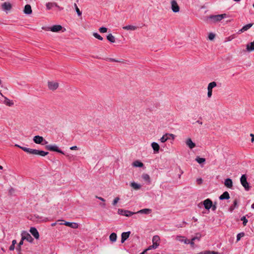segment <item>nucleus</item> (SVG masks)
<instances>
[{"instance_id": "nucleus-1", "label": "nucleus", "mask_w": 254, "mask_h": 254, "mask_svg": "<svg viewBox=\"0 0 254 254\" xmlns=\"http://www.w3.org/2000/svg\"><path fill=\"white\" fill-rule=\"evenodd\" d=\"M24 151L27 152V153L33 154V155H39L41 156H45L47 155L49 152H45L42 150H39L34 149H26L24 148Z\"/></svg>"}, {"instance_id": "nucleus-2", "label": "nucleus", "mask_w": 254, "mask_h": 254, "mask_svg": "<svg viewBox=\"0 0 254 254\" xmlns=\"http://www.w3.org/2000/svg\"><path fill=\"white\" fill-rule=\"evenodd\" d=\"M226 17V14H222L216 15H210L206 17V21L208 22V20H211L214 22L221 21L222 19Z\"/></svg>"}, {"instance_id": "nucleus-3", "label": "nucleus", "mask_w": 254, "mask_h": 254, "mask_svg": "<svg viewBox=\"0 0 254 254\" xmlns=\"http://www.w3.org/2000/svg\"><path fill=\"white\" fill-rule=\"evenodd\" d=\"M240 182L242 185L244 187L245 190L249 191L250 190V186L247 180V176L246 175H243L240 178Z\"/></svg>"}, {"instance_id": "nucleus-4", "label": "nucleus", "mask_w": 254, "mask_h": 254, "mask_svg": "<svg viewBox=\"0 0 254 254\" xmlns=\"http://www.w3.org/2000/svg\"><path fill=\"white\" fill-rule=\"evenodd\" d=\"M21 240H26L28 242L32 243L33 239L31 236L27 232L23 231L21 233Z\"/></svg>"}, {"instance_id": "nucleus-5", "label": "nucleus", "mask_w": 254, "mask_h": 254, "mask_svg": "<svg viewBox=\"0 0 254 254\" xmlns=\"http://www.w3.org/2000/svg\"><path fill=\"white\" fill-rule=\"evenodd\" d=\"M46 148L50 151H56L61 154H64V152L60 149L58 146L56 144L54 145H47L46 146Z\"/></svg>"}, {"instance_id": "nucleus-6", "label": "nucleus", "mask_w": 254, "mask_h": 254, "mask_svg": "<svg viewBox=\"0 0 254 254\" xmlns=\"http://www.w3.org/2000/svg\"><path fill=\"white\" fill-rule=\"evenodd\" d=\"M34 142L36 144H46L48 142L45 140L42 136L36 135L33 138Z\"/></svg>"}, {"instance_id": "nucleus-7", "label": "nucleus", "mask_w": 254, "mask_h": 254, "mask_svg": "<svg viewBox=\"0 0 254 254\" xmlns=\"http://www.w3.org/2000/svg\"><path fill=\"white\" fill-rule=\"evenodd\" d=\"M171 3V9L172 11L175 13L179 12L180 10V7L176 1L175 0H172Z\"/></svg>"}, {"instance_id": "nucleus-8", "label": "nucleus", "mask_w": 254, "mask_h": 254, "mask_svg": "<svg viewBox=\"0 0 254 254\" xmlns=\"http://www.w3.org/2000/svg\"><path fill=\"white\" fill-rule=\"evenodd\" d=\"M203 203L205 208L207 210L210 209L212 206V201L209 198L204 200Z\"/></svg>"}, {"instance_id": "nucleus-9", "label": "nucleus", "mask_w": 254, "mask_h": 254, "mask_svg": "<svg viewBox=\"0 0 254 254\" xmlns=\"http://www.w3.org/2000/svg\"><path fill=\"white\" fill-rule=\"evenodd\" d=\"M49 28L52 32H58L62 29L63 27L60 25H54Z\"/></svg>"}, {"instance_id": "nucleus-10", "label": "nucleus", "mask_w": 254, "mask_h": 254, "mask_svg": "<svg viewBox=\"0 0 254 254\" xmlns=\"http://www.w3.org/2000/svg\"><path fill=\"white\" fill-rule=\"evenodd\" d=\"M60 224H64L74 229H76L78 227V224L76 223L65 222L64 223H60Z\"/></svg>"}, {"instance_id": "nucleus-11", "label": "nucleus", "mask_w": 254, "mask_h": 254, "mask_svg": "<svg viewBox=\"0 0 254 254\" xmlns=\"http://www.w3.org/2000/svg\"><path fill=\"white\" fill-rule=\"evenodd\" d=\"M30 232L31 234L36 239H38L39 238V233L35 227H31L30 229Z\"/></svg>"}, {"instance_id": "nucleus-12", "label": "nucleus", "mask_w": 254, "mask_h": 254, "mask_svg": "<svg viewBox=\"0 0 254 254\" xmlns=\"http://www.w3.org/2000/svg\"><path fill=\"white\" fill-rule=\"evenodd\" d=\"M59 86V84L55 82H48V87L50 90H56Z\"/></svg>"}, {"instance_id": "nucleus-13", "label": "nucleus", "mask_w": 254, "mask_h": 254, "mask_svg": "<svg viewBox=\"0 0 254 254\" xmlns=\"http://www.w3.org/2000/svg\"><path fill=\"white\" fill-rule=\"evenodd\" d=\"M130 232H123L121 235V243H123L129 237Z\"/></svg>"}, {"instance_id": "nucleus-14", "label": "nucleus", "mask_w": 254, "mask_h": 254, "mask_svg": "<svg viewBox=\"0 0 254 254\" xmlns=\"http://www.w3.org/2000/svg\"><path fill=\"white\" fill-rule=\"evenodd\" d=\"M151 147L153 148L155 153H158L159 152L160 146L157 142H153L151 143Z\"/></svg>"}, {"instance_id": "nucleus-15", "label": "nucleus", "mask_w": 254, "mask_h": 254, "mask_svg": "<svg viewBox=\"0 0 254 254\" xmlns=\"http://www.w3.org/2000/svg\"><path fill=\"white\" fill-rule=\"evenodd\" d=\"M186 143L190 149H192L195 146V144L192 141L190 138L186 140Z\"/></svg>"}, {"instance_id": "nucleus-16", "label": "nucleus", "mask_w": 254, "mask_h": 254, "mask_svg": "<svg viewBox=\"0 0 254 254\" xmlns=\"http://www.w3.org/2000/svg\"><path fill=\"white\" fill-rule=\"evenodd\" d=\"M253 25V23H249L244 26L239 31V33H243L249 29Z\"/></svg>"}, {"instance_id": "nucleus-17", "label": "nucleus", "mask_w": 254, "mask_h": 254, "mask_svg": "<svg viewBox=\"0 0 254 254\" xmlns=\"http://www.w3.org/2000/svg\"><path fill=\"white\" fill-rule=\"evenodd\" d=\"M142 179L147 184H150L151 183V180L149 175L147 174H143L141 176Z\"/></svg>"}, {"instance_id": "nucleus-18", "label": "nucleus", "mask_w": 254, "mask_h": 254, "mask_svg": "<svg viewBox=\"0 0 254 254\" xmlns=\"http://www.w3.org/2000/svg\"><path fill=\"white\" fill-rule=\"evenodd\" d=\"M1 7L4 10H9L11 8V5L9 2H4L1 5Z\"/></svg>"}, {"instance_id": "nucleus-19", "label": "nucleus", "mask_w": 254, "mask_h": 254, "mask_svg": "<svg viewBox=\"0 0 254 254\" xmlns=\"http://www.w3.org/2000/svg\"><path fill=\"white\" fill-rule=\"evenodd\" d=\"M224 185L228 188H231L233 186V182L231 179L227 178L225 180Z\"/></svg>"}, {"instance_id": "nucleus-20", "label": "nucleus", "mask_w": 254, "mask_h": 254, "mask_svg": "<svg viewBox=\"0 0 254 254\" xmlns=\"http://www.w3.org/2000/svg\"><path fill=\"white\" fill-rule=\"evenodd\" d=\"M151 211L152 210L150 209L144 208L138 211L136 213L149 214L151 212Z\"/></svg>"}, {"instance_id": "nucleus-21", "label": "nucleus", "mask_w": 254, "mask_h": 254, "mask_svg": "<svg viewBox=\"0 0 254 254\" xmlns=\"http://www.w3.org/2000/svg\"><path fill=\"white\" fill-rule=\"evenodd\" d=\"M31 7L29 4H26L24 9V12L26 14H30L32 13Z\"/></svg>"}, {"instance_id": "nucleus-22", "label": "nucleus", "mask_w": 254, "mask_h": 254, "mask_svg": "<svg viewBox=\"0 0 254 254\" xmlns=\"http://www.w3.org/2000/svg\"><path fill=\"white\" fill-rule=\"evenodd\" d=\"M230 198V195L228 191H225L219 196L220 200L228 199Z\"/></svg>"}, {"instance_id": "nucleus-23", "label": "nucleus", "mask_w": 254, "mask_h": 254, "mask_svg": "<svg viewBox=\"0 0 254 254\" xmlns=\"http://www.w3.org/2000/svg\"><path fill=\"white\" fill-rule=\"evenodd\" d=\"M246 49L249 52L254 51V41L247 45Z\"/></svg>"}, {"instance_id": "nucleus-24", "label": "nucleus", "mask_w": 254, "mask_h": 254, "mask_svg": "<svg viewBox=\"0 0 254 254\" xmlns=\"http://www.w3.org/2000/svg\"><path fill=\"white\" fill-rule=\"evenodd\" d=\"M177 240H179V241L184 242L186 244H189L190 240L187 239H184L185 238L184 237L177 236Z\"/></svg>"}, {"instance_id": "nucleus-25", "label": "nucleus", "mask_w": 254, "mask_h": 254, "mask_svg": "<svg viewBox=\"0 0 254 254\" xmlns=\"http://www.w3.org/2000/svg\"><path fill=\"white\" fill-rule=\"evenodd\" d=\"M238 206V201L237 199H235L233 204L230 207L229 211L232 212L234 209Z\"/></svg>"}, {"instance_id": "nucleus-26", "label": "nucleus", "mask_w": 254, "mask_h": 254, "mask_svg": "<svg viewBox=\"0 0 254 254\" xmlns=\"http://www.w3.org/2000/svg\"><path fill=\"white\" fill-rule=\"evenodd\" d=\"M123 28L127 30H135L137 29V27L133 25H127L124 26Z\"/></svg>"}, {"instance_id": "nucleus-27", "label": "nucleus", "mask_w": 254, "mask_h": 254, "mask_svg": "<svg viewBox=\"0 0 254 254\" xmlns=\"http://www.w3.org/2000/svg\"><path fill=\"white\" fill-rule=\"evenodd\" d=\"M117 234L115 233H112L109 236L110 240L112 242H115L117 240Z\"/></svg>"}, {"instance_id": "nucleus-28", "label": "nucleus", "mask_w": 254, "mask_h": 254, "mask_svg": "<svg viewBox=\"0 0 254 254\" xmlns=\"http://www.w3.org/2000/svg\"><path fill=\"white\" fill-rule=\"evenodd\" d=\"M133 166L135 167H142L143 166V164L139 161H135L132 163Z\"/></svg>"}, {"instance_id": "nucleus-29", "label": "nucleus", "mask_w": 254, "mask_h": 254, "mask_svg": "<svg viewBox=\"0 0 254 254\" xmlns=\"http://www.w3.org/2000/svg\"><path fill=\"white\" fill-rule=\"evenodd\" d=\"M130 186L132 187L134 190H137L140 189L141 186L134 182H131L130 183Z\"/></svg>"}, {"instance_id": "nucleus-30", "label": "nucleus", "mask_w": 254, "mask_h": 254, "mask_svg": "<svg viewBox=\"0 0 254 254\" xmlns=\"http://www.w3.org/2000/svg\"><path fill=\"white\" fill-rule=\"evenodd\" d=\"M107 39L109 41H110L111 43L115 42V38L112 34H109V35H108L107 36Z\"/></svg>"}, {"instance_id": "nucleus-31", "label": "nucleus", "mask_w": 254, "mask_h": 254, "mask_svg": "<svg viewBox=\"0 0 254 254\" xmlns=\"http://www.w3.org/2000/svg\"><path fill=\"white\" fill-rule=\"evenodd\" d=\"M134 214H136V212H133L127 210H125V213L124 214H123V216L130 217L133 215Z\"/></svg>"}, {"instance_id": "nucleus-32", "label": "nucleus", "mask_w": 254, "mask_h": 254, "mask_svg": "<svg viewBox=\"0 0 254 254\" xmlns=\"http://www.w3.org/2000/svg\"><path fill=\"white\" fill-rule=\"evenodd\" d=\"M159 243H153L152 245L150 246L146 250L147 251L150 250L151 249H155L159 246Z\"/></svg>"}, {"instance_id": "nucleus-33", "label": "nucleus", "mask_w": 254, "mask_h": 254, "mask_svg": "<svg viewBox=\"0 0 254 254\" xmlns=\"http://www.w3.org/2000/svg\"><path fill=\"white\" fill-rule=\"evenodd\" d=\"M167 135H171L170 133H166L164 135H163L162 137H161L160 139V140L161 142L164 143L166 142L167 140H168V138L166 137Z\"/></svg>"}, {"instance_id": "nucleus-34", "label": "nucleus", "mask_w": 254, "mask_h": 254, "mask_svg": "<svg viewBox=\"0 0 254 254\" xmlns=\"http://www.w3.org/2000/svg\"><path fill=\"white\" fill-rule=\"evenodd\" d=\"M201 237V235L199 233H197L196 234V236L193 237L192 241H195V240L200 241V238Z\"/></svg>"}, {"instance_id": "nucleus-35", "label": "nucleus", "mask_w": 254, "mask_h": 254, "mask_svg": "<svg viewBox=\"0 0 254 254\" xmlns=\"http://www.w3.org/2000/svg\"><path fill=\"white\" fill-rule=\"evenodd\" d=\"M216 86V83L214 81L211 82L208 84L207 89L212 90V88Z\"/></svg>"}, {"instance_id": "nucleus-36", "label": "nucleus", "mask_w": 254, "mask_h": 254, "mask_svg": "<svg viewBox=\"0 0 254 254\" xmlns=\"http://www.w3.org/2000/svg\"><path fill=\"white\" fill-rule=\"evenodd\" d=\"M195 160L199 164H201L202 163H204L205 161V159L204 158H200L199 157H196V158L195 159Z\"/></svg>"}, {"instance_id": "nucleus-37", "label": "nucleus", "mask_w": 254, "mask_h": 254, "mask_svg": "<svg viewBox=\"0 0 254 254\" xmlns=\"http://www.w3.org/2000/svg\"><path fill=\"white\" fill-rule=\"evenodd\" d=\"M159 240H160L159 237L157 235H155V236H153V237L152 238V243H154V244L158 243V242L159 241Z\"/></svg>"}, {"instance_id": "nucleus-38", "label": "nucleus", "mask_w": 254, "mask_h": 254, "mask_svg": "<svg viewBox=\"0 0 254 254\" xmlns=\"http://www.w3.org/2000/svg\"><path fill=\"white\" fill-rule=\"evenodd\" d=\"M4 98H5L4 103L6 105H7L9 106H11L13 105V103L12 102H11L10 100L7 99L6 97H4Z\"/></svg>"}, {"instance_id": "nucleus-39", "label": "nucleus", "mask_w": 254, "mask_h": 254, "mask_svg": "<svg viewBox=\"0 0 254 254\" xmlns=\"http://www.w3.org/2000/svg\"><path fill=\"white\" fill-rule=\"evenodd\" d=\"M245 235V233L244 232H241L237 234V242H238L240 240L241 238L244 237Z\"/></svg>"}, {"instance_id": "nucleus-40", "label": "nucleus", "mask_w": 254, "mask_h": 254, "mask_svg": "<svg viewBox=\"0 0 254 254\" xmlns=\"http://www.w3.org/2000/svg\"><path fill=\"white\" fill-rule=\"evenodd\" d=\"M93 35L95 38L98 39V40H103V38L98 33L94 32L93 33Z\"/></svg>"}, {"instance_id": "nucleus-41", "label": "nucleus", "mask_w": 254, "mask_h": 254, "mask_svg": "<svg viewBox=\"0 0 254 254\" xmlns=\"http://www.w3.org/2000/svg\"><path fill=\"white\" fill-rule=\"evenodd\" d=\"M23 244V241L21 240V241L19 242L17 247H16V250L20 252L21 251V246Z\"/></svg>"}, {"instance_id": "nucleus-42", "label": "nucleus", "mask_w": 254, "mask_h": 254, "mask_svg": "<svg viewBox=\"0 0 254 254\" xmlns=\"http://www.w3.org/2000/svg\"><path fill=\"white\" fill-rule=\"evenodd\" d=\"M199 254H219V253L214 251H205L204 253H201Z\"/></svg>"}, {"instance_id": "nucleus-43", "label": "nucleus", "mask_w": 254, "mask_h": 254, "mask_svg": "<svg viewBox=\"0 0 254 254\" xmlns=\"http://www.w3.org/2000/svg\"><path fill=\"white\" fill-rule=\"evenodd\" d=\"M108 29L106 27H101L99 29V31L100 33H106L107 32Z\"/></svg>"}, {"instance_id": "nucleus-44", "label": "nucleus", "mask_w": 254, "mask_h": 254, "mask_svg": "<svg viewBox=\"0 0 254 254\" xmlns=\"http://www.w3.org/2000/svg\"><path fill=\"white\" fill-rule=\"evenodd\" d=\"M74 7L75 8V10H76V11L77 12V14H78V16H81L82 13L80 11L79 9L78 8V7L77 6V4L76 3H74Z\"/></svg>"}, {"instance_id": "nucleus-45", "label": "nucleus", "mask_w": 254, "mask_h": 254, "mask_svg": "<svg viewBox=\"0 0 254 254\" xmlns=\"http://www.w3.org/2000/svg\"><path fill=\"white\" fill-rule=\"evenodd\" d=\"M241 220L243 221V224L244 226H246L247 223H248V220L246 219L245 216H243Z\"/></svg>"}, {"instance_id": "nucleus-46", "label": "nucleus", "mask_w": 254, "mask_h": 254, "mask_svg": "<svg viewBox=\"0 0 254 254\" xmlns=\"http://www.w3.org/2000/svg\"><path fill=\"white\" fill-rule=\"evenodd\" d=\"M120 200V198L119 197H116L113 201V203H112V204L114 205V206H115L117 203L118 202V201Z\"/></svg>"}, {"instance_id": "nucleus-47", "label": "nucleus", "mask_w": 254, "mask_h": 254, "mask_svg": "<svg viewBox=\"0 0 254 254\" xmlns=\"http://www.w3.org/2000/svg\"><path fill=\"white\" fill-rule=\"evenodd\" d=\"M215 38V34L212 33H210L208 35V39L210 40H212L214 39Z\"/></svg>"}, {"instance_id": "nucleus-48", "label": "nucleus", "mask_w": 254, "mask_h": 254, "mask_svg": "<svg viewBox=\"0 0 254 254\" xmlns=\"http://www.w3.org/2000/svg\"><path fill=\"white\" fill-rule=\"evenodd\" d=\"M125 211V210H124V209H118V213L119 215H123V214H124Z\"/></svg>"}, {"instance_id": "nucleus-49", "label": "nucleus", "mask_w": 254, "mask_h": 254, "mask_svg": "<svg viewBox=\"0 0 254 254\" xmlns=\"http://www.w3.org/2000/svg\"><path fill=\"white\" fill-rule=\"evenodd\" d=\"M48 4H52V2H47L46 4V8L47 9L50 10L51 9L53 6V5L50 4L48 5Z\"/></svg>"}, {"instance_id": "nucleus-50", "label": "nucleus", "mask_w": 254, "mask_h": 254, "mask_svg": "<svg viewBox=\"0 0 254 254\" xmlns=\"http://www.w3.org/2000/svg\"><path fill=\"white\" fill-rule=\"evenodd\" d=\"M207 90H208L207 96H208V97L210 98L212 96V90H211L209 89H207Z\"/></svg>"}, {"instance_id": "nucleus-51", "label": "nucleus", "mask_w": 254, "mask_h": 254, "mask_svg": "<svg viewBox=\"0 0 254 254\" xmlns=\"http://www.w3.org/2000/svg\"><path fill=\"white\" fill-rule=\"evenodd\" d=\"M170 134L172 135H167V136H166V137H167L168 138V140H169L170 139V137H171L172 140H174L175 138V135L173 134H171V133H170Z\"/></svg>"}, {"instance_id": "nucleus-52", "label": "nucleus", "mask_w": 254, "mask_h": 254, "mask_svg": "<svg viewBox=\"0 0 254 254\" xmlns=\"http://www.w3.org/2000/svg\"><path fill=\"white\" fill-rule=\"evenodd\" d=\"M179 169L180 173L178 175L179 178H181V175L184 173L183 171L180 168V167H179Z\"/></svg>"}, {"instance_id": "nucleus-53", "label": "nucleus", "mask_w": 254, "mask_h": 254, "mask_svg": "<svg viewBox=\"0 0 254 254\" xmlns=\"http://www.w3.org/2000/svg\"><path fill=\"white\" fill-rule=\"evenodd\" d=\"M15 146L16 147H18L20 148H21L22 150H23L24 151V148H26V149H30L29 148H27V147H22V146H21L18 144H15Z\"/></svg>"}, {"instance_id": "nucleus-54", "label": "nucleus", "mask_w": 254, "mask_h": 254, "mask_svg": "<svg viewBox=\"0 0 254 254\" xmlns=\"http://www.w3.org/2000/svg\"><path fill=\"white\" fill-rule=\"evenodd\" d=\"M15 249V246L13 245H11L9 248V250L10 251H13Z\"/></svg>"}, {"instance_id": "nucleus-55", "label": "nucleus", "mask_w": 254, "mask_h": 254, "mask_svg": "<svg viewBox=\"0 0 254 254\" xmlns=\"http://www.w3.org/2000/svg\"><path fill=\"white\" fill-rule=\"evenodd\" d=\"M109 61L110 62H119V61L115 59H113V58H110L109 59Z\"/></svg>"}, {"instance_id": "nucleus-56", "label": "nucleus", "mask_w": 254, "mask_h": 254, "mask_svg": "<svg viewBox=\"0 0 254 254\" xmlns=\"http://www.w3.org/2000/svg\"><path fill=\"white\" fill-rule=\"evenodd\" d=\"M70 150H77V147L76 146H73L70 147Z\"/></svg>"}, {"instance_id": "nucleus-57", "label": "nucleus", "mask_w": 254, "mask_h": 254, "mask_svg": "<svg viewBox=\"0 0 254 254\" xmlns=\"http://www.w3.org/2000/svg\"><path fill=\"white\" fill-rule=\"evenodd\" d=\"M196 181L198 184H200L202 182V180L201 178H199L197 179Z\"/></svg>"}, {"instance_id": "nucleus-58", "label": "nucleus", "mask_w": 254, "mask_h": 254, "mask_svg": "<svg viewBox=\"0 0 254 254\" xmlns=\"http://www.w3.org/2000/svg\"><path fill=\"white\" fill-rule=\"evenodd\" d=\"M194 241H192V239H191V241H190V243L189 244L192 246L193 247L194 245Z\"/></svg>"}, {"instance_id": "nucleus-59", "label": "nucleus", "mask_w": 254, "mask_h": 254, "mask_svg": "<svg viewBox=\"0 0 254 254\" xmlns=\"http://www.w3.org/2000/svg\"><path fill=\"white\" fill-rule=\"evenodd\" d=\"M96 198H97L99 200H101L102 201L104 202L105 201V199L103 198V197H99V196H96Z\"/></svg>"}, {"instance_id": "nucleus-60", "label": "nucleus", "mask_w": 254, "mask_h": 254, "mask_svg": "<svg viewBox=\"0 0 254 254\" xmlns=\"http://www.w3.org/2000/svg\"><path fill=\"white\" fill-rule=\"evenodd\" d=\"M250 136L252 137L251 141L254 142V134L253 133H251L250 134Z\"/></svg>"}, {"instance_id": "nucleus-61", "label": "nucleus", "mask_w": 254, "mask_h": 254, "mask_svg": "<svg viewBox=\"0 0 254 254\" xmlns=\"http://www.w3.org/2000/svg\"><path fill=\"white\" fill-rule=\"evenodd\" d=\"M50 4H48V5H50ZM51 5H53V6H55V7H57V6H58V5L57 3L56 2H52V4H51Z\"/></svg>"}, {"instance_id": "nucleus-62", "label": "nucleus", "mask_w": 254, "mask_h": 254, "mask_svg": "<svg viewBox=\"0 0 254 254\" xmlns=\"http://www.w3.org/2000/svg\"><path fill=\"white\" fill-rule=\"evenodd\" d=\"M14 191V190L13 189V188H11L9 190V192L11 194L12 193H13Z\"/></svg>"}, {"instance_id": "nucleus-63", "label": "nucleus", "mask_w": 254, "mask_h": 254, "mask_svg": "<svg viewBox=\"0 0 254 254\" xmlns=\"http://www.w3.org/2000/svg\"><path fill=\"white\" fill-rule=\"evenodd\" d=\"M17 242L15 240H13L12 241V245H13L15 246V245L16 244Z\"/></svg>"}, {"instance_id": "nucleus-64", "label": "nucleus", "mask_w": 254, "mask_h": 254, "mask_svg": "<svg viewBox=\"0 0 254 254\" xmlns=\"http://www.w3.org/2000/svg\"><path fill=\"white\" fill-rule=\"evenodd\" d=\"M147 251H148L146 249L143 252L141 253L140 254H146L147 253Z\"/></svg>"}]
</instances>
